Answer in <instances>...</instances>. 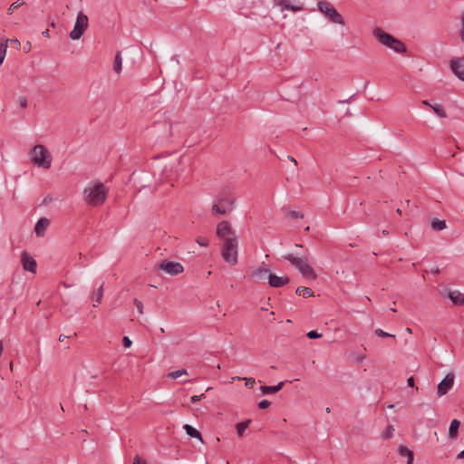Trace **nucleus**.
I'll return each instance as SVG.
<instances>
[{
  "mask_svg": "<svg viewBox=\"0 0 464 464\" xmlns=\"http://www.w3.org/2000/svg\"><path fill=\"white\" fill-rule=\"evenodd\" d=\"M200 401V400H199V398H198V395H194V396H192V397L190 398V401H191L192 403H196V402H198V401Z\"/></svg>",
  "mask_w": 464,
  "mask_h": 464,
  "instance_id": "09e8293b",
  "label": "nucleus"
},
{
  "mask_svg": "<svg viewBox=\"0 0 464 464\" xmlns=\"http://www.w3.org/2000/svg\"><path fill=\"white\" fill-rule=\"evenodd\" d=\"M283 258L290 262V264L294 266L304 277L313 280L316 278V274L313 267L310 266L306 256L298 257L292 254H287L283 256Z\"/></svg>",
  "mask_w": 464,
  "mask_h": 464,
  "instance_id": "20e7f679",
  "label": "nucleus"
},
{
  "mask_svg": "<svg viewBox=\"0 0 464 464\" xmlns=\"http://www.w3.org/2000/svg\"><path fill=\"white\" fill-rule=\"evenodd\" d=\"M250 420H246L245 421H241L236 425L237 433L238 436H242L245 430L247 429Z\"/></svg>",
  "mask_w": 464,
  "mask_h": 464,
  "instance_id": "393cba45",
  "label": "nucleus"
},
{
  "mask_svg": "<svg viewBox=\"0 0 464 464\" xmlns=\"http://www.w3.org/2000/svg\"><path fill=\"white\" fill-rule=\"evenodd\" d=\"M188 374V372L186 369H179L174 372H171L168 374V377L171 379H177L182 375Z\"/></svg>",
  "mask_w": 464,
  "mask_h": 464,
  "instance_id": "c756f323",
  "label": "nucleus"
},
{
  "mask_svg": "<svg viewBox=\"0 0 464 464\" xmlns=\"http://www.w3.org/2000/svg\"><path fill=\"white\" fill-rule=\"evenodd\" d=\"M51 26L52 27H54L55 26V24L53 22L51 23Z\"/></svg>",
  "mask_w": 464,
  "mask_h": 464,
  "instance_id": "0e129e2a",
  "label": "nucleus"
},
{
  "mask_svg": "<svg viewBox=\"0 0 464 464\" xmlns=\"http://www.w3.org/2000/svg\"><path fill=\"white\" fill-rule=\"evenodd\" d=\"M430 272H431L432 274L438 275V274H440V268H439L438 266L432 267V268L430 269Z\"/></svg>",
  "mask_w": 464,
  "mask_h": 464,
  "instance_id": "8fccbe9b",
  "label": "nucleus"
},
{
  "mask_svg": "<svg viewBox=\"0 0 464 464\" xmlns=\"http://www.w3.org/2000/svg\"><path fill=\"white\" fill-rule=\"evenodd\" d=\"M198 396L199 400H202L203 398H205V394L204 393H202L200 395H198Z\"/></svg>",
  "mask_w": 464,
  "mask_h": 464,
  "instance_id": "bf43d9fd",
  "label": "nucleus"
},
{
  "mask_svg": "<svg viewBox=\"0 0 464 464\" xmlns=\"http://www.w3.org/2000/svg\"><path fill=\"white\" fill-rule=\"evenodd\" d=\"M375 334L379 337H392L394 338L395 335L394 334H391L389 333H386L384 332L382 329L381 328H377L375 331H374Z\"/></svg>",
  "mask_w": 464,
  "mask_h": 464,
  "instance_id": "2f4dec72",
  "label": "nucleus"
},
{
  "mask_svg": "<svg viewBox=\"0 0 464 464\" xmlns=\"http://www.w3.org/2000/svg\"><path fill=\"white\" fill-rule=\"evenodd\" d=\"M288 159H289L291 161H293L295 165L297 164L296 160H295L293 157L288 156Z\"/></svg>",
  "mask_w": 464,
  "mask_h": 464,
  "instance_id": "4d7b16f0",
  "label": "nucleus"
},
{
  "mask_svg": "<svg viewBox=\"0 0 464 464\" xmlns=\"http://www.w3.org/2000/svg\"><path fill=\"white\" fill-rule=\"evenodd\" d=\"M42 34H43V35H44V36H45V37H49V36H50V34H49V30H48V29H46L45 31H44Z\"/></svg>",
  "mask_w": 464,
  "mask_h": 464,
  "instance_id": "5fc2aeb1",
  "label": "nucleus"
},
{
  "mask_svg": "<svg viewBox=\"0 0 464 464\" xmlns=\"http://www.w3.org/2000/svg\"><path fill=\"white\" fill-rule=\"evenodd\" d=\"M132 464H146V462L142 461L139 456H136Z\"/></svg>",
  "mask_w": 464,
  "mask_h": 464,
  "instance_id": "a18cd8bd",
  "label": "nucleus"
},
{
  "mask_svg": "<svg viewBox=\"0 0 464 464\" xmlns=\"http://www.w3.org/2000/svg\"><path fill=\"white\" fill-rule=\"evenodd\" d=\"M460 21H461V28H460L459 35H460L461 41L464 42V12L461 14Z\"/></svg>",
  "mask_w": 464,
  "mask_h": 464,
  "instance_id": "58836bf2",
  "label": "nucleus"
},
{
  "mask_svg": "<svg viewBox=\"0 0 464 464\" xmlns=\"http://www.w3.org/2000/svg\"><path fill=\"white\" fill-rule=\"evenodd\" d=\"M455 375L453 372L448 373L444 379L438 384V395L440 397L448 393L454 385Z\"/></svg>",
  "mask_w": 464,
  "mask_h": 464,
  "instance_id": "9d476101",
  "label": "nucleus"
},
{
  "mask_svg": "<svg viewBox=\"0 0 464 464\" xmlns=\"http://www.w3.org/2000/svg\"><path fill=\"white\" fill-rule=\"evenodd\" d=\"M268 266H259L253 270L252 276L257 280L265 279L269 275Z\"/></svg>",
  "mask_w": 464,
  "mask_h": 464,
  "instance_id": "f3484780",
  "label": "nucleus"
},
{
  "mask_svg": "<svg viewBox=\"0 0 464 464\" xmlns=\"http://www.w3.org/2000/svg\"><path fill=\"white\" fill-rule=\"evenodd\" d=\"M63 286L68 287L69 285L66 283H63Z\"/></svg>",
  "mask_w": 464,
  "mask_h": 464,
  "instance_id": "69168bd1",
  "label": "nucleus"
},
{
  "mask_svg": "<svg viewBox=\"0 0 464 464\" xmlns=\"http://www.w3.org/2000/svg\"><path fill=\"white\" fill-rule=\"evenodd\" d=\"M133 303H134V305L136 306L139 314H143V304H142V302L140 301L139 299L135 298Z\"/></svg>",
  "mask_w": 464,
  "mask_h": 464,
  "instance_id": "72a5a7b5",
  "label": "nucleus"
},
{
  "mask_svg": "<svg viewBox=\"0 0 464 464\" xmlns=\"http://www.w3.org/2000/svg\"><path fill=\"white\" fill-rule=\"evenodd\" d=\"M398 454L401 458H407L406 464H411L413 461V452L406 446L401 445L398 449Z\"/></svg>",
  "mask_w": 464,
  "mask_h": 464,
  "instance_id": "2eb2a0df",
  "label": "nucleus"
},
{
  "mask_svg": "<svg viewBox=\"0 0 464 464\" xmlns=\"http://www.w3.org/2000/svg\"><path fill=\"white\" fill-rule=\"evenodd\" d=\"M103 296V284L93 293L92 300H95L97 304H101Z\"/></svg>",
  "mask_w": 464,
  "mask_h": 464,
  "instance_id": "a878e982",
  "label": "nucleus"
},
{
  "mask_svg": "<svg viewBox=\"0 0 464 464\" xmlns=\"http://www.w3.org/2000/svg\"><path fill=\"white\" fill-rule=\"evenodd\" d=\"M288 216L291 218H295V219H297V218H304V214L300 211H296V210H292L289 212Z\"/></svg>",
  "mask_w": 464,
  "mask_h": 464,
  "instance_id": "473e14b6",
  "label": "nucleus"
},
{
  "mask_svg": "<svg viewBox=\"0 0 464 464\" xmlns=\"http://www.w3.org/2000/svg\"><path fill=\"white\" fill-rule=\"evenodd\" d=\"M156 268L164 271L169 276H177L183 272V266L179 262L174 261H161L156 265Z\"/></svg>",
  "mask_w": 464,
  "mask_h": 464,
  "instance_id": "6e6552de",
  "label": "nucleus"
},
{
  "mask_svg": "<svg viewBox=\"0 0 464 464\" xmlns=\"http://www.w3.org/2000/svg\"><path fill=\"white\" fill-rule=\"evenodd\" d=\"M218 237L222 240L221 256L231 266L237 264L238 239L236 232L227 221H221L217 226Z\"/></svg>",
  "mask_w": 464,
  "mask_h": 464,
  "instance_id": "f257e3e1",
  "label": "nucleus"
},
{
  "mask_svg": "<svg viewBox=\"0 0 464 464\" xmlns=\"http://www.w3.org/2000/svg\"><path fill=\"white\" fill-rule=\"evenodd\" d=\"M304 230H305V231H309V230H310V227H306Z\"/></svg>",
  "mask_w": 464,
  "mask_h": 464,
  "instance_id": "338daca9",
  "label": "nucleus"
},
{
  "mask_svg": "<svg viewBox=\"0 0 464 464\" xmlns=\"http://www.w3.org/2000/svg\"><path fill=\"white\" fill-rule=\"evenodd\" d=\"M450 66L452 72L464 82V57L451 59Z\"/></svg>",
  "mask_w": 464,
  "mask_h": 464,
  "instance_id": "9b49d317",
  "label": "nucleus"
},
{
  "mask_svg": "<svg viewBox=\"0 0 464 464\" xmlns=\"http://www.w3.org/2000/svg\"><path fill=\"white\" fill-rule=\"evenodd\" d=\"M407 384L410 387H413L414 386V378L412 376H411V377H409L407 379Z\"/></svg>",
  "mask_w": 464,
  "mask_h": 464,
  "instance_id": "49530a36",
  "label": "nucleus"
},
{
  "mask_svg": "<svg viewBox=\"0 0 464 464\" xmlns=\"http://www.w3.org/2000/svg\"><path fill=\"white\" fill-rule=\"evenodd\" d=\"M267 278H268L269 285L272 287H275V288L282 287V286L287 285L290 281L289 277L286 276H278L272 273L267 276Z\"/></svg>",
  "mask_w": 464,
  "mask_h": 464,
  "instance_id": "ddd939ff",
  "label": "nucleus"
},
{
  "mask_svg": "<svg viewBox=\"0 0 464 464\" xmlns=\"http://www.w3.org/2000/svg\"><path fill=\"white\" fill-rule=\"evenodd\" d=\"M34 165L48 169L52 164V156L45 146L37 144L29 152Z\"/></svg>",
  "mask_w": 464,
  "mask_h": 464,
  "instance_id": "39448f33",
  "label": "nucleus"
},
{
  "mask_svg": "<svg viewBox=\"0 0 464 464\" xmlns=\"http://www.w3.org/2000/svg\"><path fill=\"white\" fill-rule=\"evenodd\" d=\"M285 9L286 10H292V11H300V10H302V7L301 6L293 5H285Z\"/></svg>",
  "mask_w": 464,
  "mask_h": 464,
  "instance_id": "37998d69",
  "label": "nucleus"
},
{
  "mask_svg": "<svg viewBox=\"0 0 464 464\" xmlns=\"http://www.w3.org/2000/svg\"><path fill=\"white\" fill-rule=\"evenodd\" d=\"M69 336L67 335H64V334H60L59 336V341L60 342H63L66 338H68Z\"/></svg>",
  "mask_w": 464,
  "mask_h": 464,
  "instance_id": "864d4df0",
  "label": "nucleus"
},
{
  "mask_svg": "<svg viewBox=\"0 0 464 464\" xmlns=\"http://www.w3.org/2000/svg\"><path fill=\"white\" fill-rule=\"evenodd\" d=\"M82 194L89 205L96 207L104 203L108 190L102 182H93L84 188Z\"/></svg>",
  "mask_w": 464,
  "mask_h": 464,
  "instance_id": "f03ea898",
  "label": "nucleus"
},
{
  "mask_svg": "<svg viewBox=\"0 0 464 464\" xmlns=\"http://www.w3.org/2000/svg\"><path fill=\"white\" fill-rule=\"evenodd\" d=\"M21 261L23 268L24 270L32 272L34 274L36 272V261L26 251H24L22 253Z\"/></svg>",
  "mask_w": 464,
  "mask_h": 464,
  "instance_id": "f8f14e48",
  "label": "nucleus"
},
{
  "mask_svg": "<svg viewBox=\"0 0 464 464\" xmlns=\"http://www.w3.org/2000/svg\"><path fill=\"white\" fill-rule=\"evenodd\" d=\"M218 202L219 203V205L222 206V208L225 207L226 208H227L228 212L231 211L234 208V202H235L234 197L232 196L231 189L230 188L223 189V191L220 193V195L218 198Z\"/></svg>",
  "mask_w": 464,
  "mask_h": 464,
  "instance_id": "1a4fd4ad",
  "label": "nucleus"
},
{
  "mask_svg": "<svg viewBox=\"0 0 464 464\" xmlns=\"http://www.w3.org/2000/svg\"><path fill=\"white\" fill-rule=\"evenodd\" d=\"M88 16L84 14L82 12H79L76 17L73 29L70 33V38L72 40H79L88 28Z\"/></svg>",
  "mask_w": 464,
  "mask_h": 464,
  "instance_id": "0eeeda50",
  "label": "nucleus"
},
{
  "mask_svg": "<svg viewBox=\"0 0 464 464\" xmlns=\"http://www.w3.org/2000/svg\"><path fill=\"white\" fill-rule=\"evenodd\" d=\"M50 225V221L46 218H41L35 227H34V232L37 237H43L44 235L45 229Z\"/></svg>",
  "mask_w": 464,
  "mask_h": 464,
  "instance_id": "4468645a",
  "label": "nucleus"
},
{
  "mask_svg": "<svg viewBox=\"0 0 464 464\" xmlns=\"http://www.w3.org/2000/svg\"><path fill=\"white\" fill-rule=\"evenodd\" d=\"M196 241L201 246H208V239L207 237H198Z\"/></svg>",
  "mask_w": 464,
  "mask_h": 464,
  "instance_id": "f704fd0d",
  "label": "nucleus"
},
{
  "mask_svg": "<svg viewBox=\"0 0 464 464\" xmlns=\"http://www.w3.org/2000/svg\"><path fill=\"white\" fill-rule=\"evenodd\" d=\"M448 296L454 304L464 305V294L459 291H450Z\"/></svg>",
  "mask_w": 464,
  "mask_h": 464,
  "instance_id": "dca6fc26",
  "label": "nucleus"
},
{
  "mask_svg": "<svg viewBox=\"0 0 464 464\" xmlns=\"http://www.w3.org/2000/svg\"><path fill=\"white\" fill-rule=\"evenodd\" d=\"M364 359H365V354L364 353L354 354L352 357V360L353 362H362Z\"/></svg>",
  "mask_w": 464,
  "mask_h": 464,
  "instance_id": "c9c22d12",
  "label": "nucleus"
},
{
  "mask_svg": "<svg viewBox=\"0 0 464 464\" xmlns=\"http://www.w3.org/2000/svg\"><path fill=\"white\" fill-rule=\"evenodd\" d=\"M183 429L186 430V433H187L188 436H189L190 438L198 439L201 442H203L201 434H200V432L197 429H195L194 427H192L189 424H185L183 426Z\"/></svg>",
  "mask_w": 464,
  "mask_h": 464,
  "instance_id": "6ab92c4d",
  "label": "nucleus"
},
{
  "mask_svg": "<svg viewBox=\"0 0 464 464\" xmlns=\"http://www.w3.org/2000/svg\"><path fill=\"white\" fill-rule=\"evenodd\" d=\"M246 381V386L249 389H252L254 387V384L256 382L254 378H243Z\"/></svg>",
  "mask_w": 464,
  "mask_h": 464,
  "instance_id": "ea45409f",
  "label": "nucleus"
},
{
  "mask_svg": "<svg viewBox=\"0 0 464 464\" xmlns=\"http://www.w3.org/2000/svg\"><path fill=\"white\" fill-rule=\"evenodd\" d=\"M318 10L329 18V20L337 24L344 25L345 22L343 17L334 5L327 1H319L317 3Z\"/></svg>",
  "mask_w": 464,
  "mask_h": 464,
  "instance_id": "423d86ee",
  "label": "nucleus"
},
{
  "mask_svg": "<svg viewBox=\"0 0 464 464\" xmlns=\"http://www.w3.org/2000/svg\"><path fill=\"white\" fill-rule=\"evenodd\" d=\"M396 212H397L399 215H401V208H397Z\"/></svg>",
  "mask_w": 464,
  "mask_h": 464,
  "instance_id": "052dcab7",
  "label": "nucleus"
},
{
  "mask_svg": "<svg viewBox=\"0 0 464 464\" xmlns=\"http://www.w3.org/2000/svg\"><path fill=\"white\" fill-rule=\"evenodd\" d=\"M23 5H25V2L23 1V0H17L15 2H14L8 8L7 10V14H12L14 10H16L17 8L23 6Z\"/></svg>",
  "mask_w": 464,
  "mask_h": 464,
  "instance_id": "bb28decb",
  "label": "nucleus"
},
{
  "mask_svg": "<svg viewBox=\"0 0 464 464\" xmlns=\"http://www.w3.org/2000/svg\"><path fill=\"white\" fill-rule=\"evenodd\" d=\"M11 43H13L16 48L20 47V42L17 39L9 40Z\"/></svg>",
  "mask_w": 464,
  "mask_h": 464,
  "instance_id": "3c124183",
  "label": "nucleus"
},
{
  "mask_svg": "<svg viewBox=\"0 0 464 464\" xmlns=\"http://www.w3.org/2000/svg\"><path fill=\"white\" fill-rule=\"evenodd\" d=\"M295 294L298 295H303L304 297H309L314 295L312 289L305 286L297 287L295 290Z\"/></svg>",
  "mask_w": 464,
  "mask_h": 464,
  "instance_id": "b1692460",
  "label": "nucleus"
},
{
  "mask_svg": "<svg viewBox=\"0 0 464 464\" xmlns=\"http://www.w3.org/2000/svg\"><path fill=\"white\" fill-rule=\"evenodd\" d=\"M295 246H296L297 247H302V245H300V244H295Z\"/></svg>",
  "mask_w": 464,
  "mask_h": 464,
  "instance_id": "774afa93",
  "label": "nucleus"
},
{
  "mask_svg": "<svg viewBox=\"0 0 464 464\" xmlns=\"http://www.w3.org/2000/svg\"><path fill=\"white\" fill-rule=\"evenodd\" d=\"M459 426H460L459 420H458L456 419L451 420L450 429H449V438L450 439L453 440L457 437Z\"/></svg>",
  "mask_w": 464,
  "mask_h": 464,
  "instance_id": "aec40b11",
  "label": "nucleus"
},
{
  "mask_svg": "<svg viewBox=\"0 0 464 464\" xmlns=\"http://www.w3.org/2000/svg\"><path fill=\"white\" fill-rule=\"evenodd\" d=\"M406 331H407V333H411V328H409V327H408V328H406Z\"/></svg>",
  "mask_w": 464,
  "mask_h": 464,
  "instance_id": "e2e57ef3",
  "label": "nucleus"
},
{
  "mask_svg": "<svg viewBox=\"0 0 464 464\" xmlns=\"http://www.w3.org/2000/svg\"><path fill=\"white\" fill-rule=\"evenodd\" d=\"M24 52L28 53L31 50V43L27 42L24 46Z\"/></svg>",
  "mask_w": 464,
  "mask_h": 464,
  "instance_id": "de8ad7c7",
  "label": "nucleus"
},
{
  "mask_svg": "<svg viewBox=\"0 0 464 464\" xmlns=\"http://www.w3.org/2000/svg\"><path fill=\"white\" fill-rule=\"evenodd\" d=\"M382 234L383 236H387L389 234V232H388V230L384 229V230L382 231Z\"/></svg>",
  "mask_w": 464,
  "mask_h": 464,
  "instance_id": "13d9d810",
  "label": "nucleus"
},
{
  "mask_svg": "<svg viewBox=\"0 0 464 464\" xmlns=\"http://www.w3.org/2000/svg\"><path fill=\"white\" fill-rule=\"evenodd\" d=\"M284 384V382H280L279 383L274 386H261L260 391L262 394H274L279 392L283 388Z\"/></svg>",
  "mask_w": 464,
  "mask_h": 464,
  "instance_id": "a211bd4d",
  "label": "nucleus"
},
{
  "mask_svg": "<svg viewBox=\"0 0 464 464\" xmlns=\"http://www.w3.org/2000/svg\"><path fill=\"white\" fill-rule=\"evenodd\" d=\"M325 411H326L327 413H330V412H331V409H330L329 407H327V408L325 409Z\"/></svg>",
  "mask_w": 464,
  "mask_h": 464,
  "instance_id": "680f3d73",
  "label": "nucleus"
},
{
  "mask_svg": "<svg viewBox=\"0 0 464 464\" xmlns=\"http://www.w3.org/2000/svg\"><path fill=\"white\" fill-rule=\"evenodd\" d=\"M422 104H423V105H425V106H429V107H430V108H431V106H432V105L429 102V101H426V100H425V101H422Z\"/></svg>",
  "mask_w": 464,
  "mask_h": 464,
  "instance_id": "6e6d98bb",
  "label": "nucleus"
},
{
  "mask_svg": "<svg viewBox=\"0 0 464 464\" xmlns=\"http://www.w3.org/2000/svg\"><path fill=\"white\" fill-rule=\"evenodd\" d=\"M121 63L122 57L121 52H117L114 59L113 71L116 73H120L121 72Z\"/></svg>",
  "mask_w": 464,
  "mask_h": 464,
  "instance_id": "5701e85b",
  "label": "nucleus"
},
{
  "mask_svg": "<svg viewBox=\"0 0 464 464\" xmlns=\"http://www.w3.org/2000/svg\"><path fill=\"white\" fill-rule=\"evenodd\" d=\"M373 35L382 44L393 50L394 52L398 53H403L406 52V46L401 40L382 31L381 28L376 27L373 30Z\"/></svg>",
  "mask_w": 464,
  "mask_h": 464,
  "instance_id": "7ed1b4c3",
  "label": "nucleus"
},
{
  "mask_svg": "<svg viewBox=\"0 0 464 464\" xmlns=\"http://www.w3.org/2000/svg\"><path fill=\"white\" fill-rule=\"evenodd\" d=\"M271 405V402L267 400H262L258 403V407L261 410H266Z\"/></svg>",
  "mask_w": 464,
  "mask_h": 464,
  "instance_id": "4c0bfd02",
  "label": "nucleus"
},
{
  "mask_svg": "<svg viewBox=\"0 0 464 464\" xmlns=\"http://www.w3.org/2000/svg\"><path fill=\"white\" fill-rule=\"evenodd\" d=\"M122 344H123L124 348H130L132 344V342L128 336H124L122 338Z\"/></svg>",
  "mask_w": 464,
  "mask_h": 464,
  "instance_id": "a19ab883",
  "label": "nucleus"
},
{
  "mask_svg": "<svg viewBox=\"0 0 464 464\" xmlns=\"http://www.w3.org/2000/svg\"><path fill=\"white\" fill-rule=\"evenodd\" d=\"M431 228L435 231H441L447 227L446 221L445 220H440V219H433L431 221Z\"/></svg>",
  "mask_w": 464,
  "mask_h": 464,
  "instance_id": "412c9836",
  "label": "nucleus"
},
{
  "mask_svg": "<svg viewBox=\"0 0 464 464\" xmlns=\"http://www.w3.org/2000/svg\"><path fill=\"white\" fill-rule=\"evenodd\" d=\"M394 428L392 425H388L385 430L382 434L383 440L391 439L393 436Z\"/></svg>",
  "mask_w": 464,
  "mask_h": 464,
  "instance_id": "c85d7f7f",
  "label": "nucleus"
},
{
  "mask_svg": "<svg viewBox=\"0 0 464 464\" xmlns=\"http://www.w3.org/2000/svg\"><path fill=\"white\" fill-rule=\"evenodd\" d=\"M278 5L282 7V9H285V5H289L290 4H288V1L287 0H279L278 1Z\"/></svg>",
  "mask_w": 464,
  "mask_h": 464,
  "instance_id": "c03bdc74",
  "label": "nucleus"
},
{
  "mask_svg": "<svg viewBox=\"0 0 464 464\" xmlns=\"http://www.w3.org/2000/svg\"><path fill=\"white\" fill-rule=\"evenodd\" d=\"M306 336L310 339H317V338H320L322 337V334L317 333L316 331L314 330H312L310 332L307 333Z\"/></svg>",
  "mask_w": 464,
  "mask_h": 464,
  "instance_id": "e433bc0d",
  "label": "nucleus"
},
{
  "mask_svg": "<svg viewBox=\"0 0 464 464\" xmlns=\"http://www.w3.org/2000/svg\"><path fill=\"white\" fill-rule=\"evenodd\" d=\"M457 459H464V450L462 451H460L458 455H457Z\"/></svg>",
  "mask_w": 464,
  "mask_h": 464,
  "instance_id": "603ef678",
  "label": "nucleus"
},
{
  "mask_svg": "<svg viewBox=\"0 0 464 464\" xmlns=\"http://www.w3.org/2000/svg\"><path fill=\"white\" fill-rule=\"evenodd\" d=\"M431 109L434 111V113L437 114L439 117H440V118L447 117V114H446L445 111L443 110V108L441 107V105H440V104L432 105Z\"/></svg>",
  "mask_w": 464,
  "mask_h": 464,
  "instance_id": "cd10ccee",
  "label": "nucleus"
},
{
  "mask_svg": "<svg viewBox=\"0 0 464 464\" xmlns=\"http://www.w3.org/2000/svg\"><path fill=\"white\" fill-rule=\"evenodd\" d=\"M212 210H214V211H216V212H218V213H219V214H226V213H227V212H228V211H227V208H226L225 207H224V208H222V206H221V205H219V203H218V202L217 204H214V205L212 206Z\"/></svg>",
  "mask_w": 464,
  "mask_h": 464,
  "instance_id": "7c9ffc66",
  "label": "nucleus"
},
{
  "mask_svg": "<svg viewBox=\"0 0 464 464\" xmlns=\"http://www.w3.org/2000/svg\"><path fill=\"white\" fill-rule=\"evenodd\" d=\"M9 42L8 39L5 40L4 38H0V64L3 63L5 54H6V47L7 43Z\"/></svg>",
  "mask_w": 464,
  "mask_h": 464,
  "instance_id": "4be33fe9",
  "label": "nucleus"
},
{
  "mask_svg": "<svg viewBox=\"0 0 464 464\" xmlns=\"http://www.w3.org/2000/svg\"><path fill=\"white\" fill-rule=\"evenodd\" d=\"M19 104L22 108H26L27 107V99L25 97H20Z\"/></svg>",
  "mask_w": 464,
  "mask_h": 464,
  "instance_id": "79ce46f5",
  "label": "nucleus"
}]
</instances>
